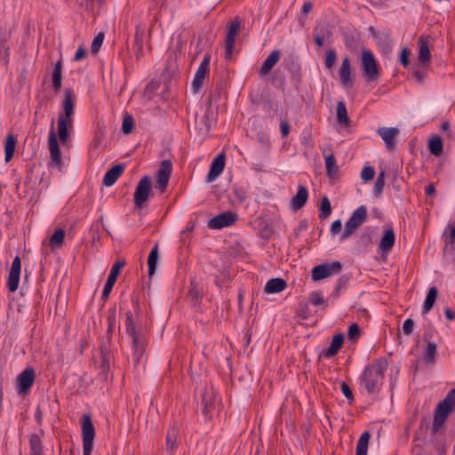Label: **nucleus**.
I'll list each match as a JSON object with an SVG mask.
<instances>
[{"label": "nucleus", "instance_id": "nucleus-1", "mask_svg": "<svg viewBox=\"0 0 455 455\" xmlns=\"http://www.w3.org/2000/svg\"><path fill=\"white\" fill-rule=\"evenodd\" d=\"M131 303L134 312L129 310L125 314V332L132 339V358L134 364H138L145 353V347L147 345V339L145 333L141 329H138L135 325L133 319L134 314L140 311L139 299L136 296L131 297Z\"/></svg>", "mask_w": 455, "mask_h": 455}, {"label": "nucleus", "instance_id": "nucleus-2", "mask_svg": "<svg viewBox=\"0 0 455 455\" xmlns=\"http://www.w3.org/2000/svg\"><path fill=\"white\" fill-rule=\"evenodd\" d=\"M387 369V361L384 358H378L364 368L360 379L361 385L368 394L372 395L379 391Z\"/></svg>", "mask_w": 455, "mask_h": 455}, {"label": "nucleus", "instance_id": "nucleus-3", "mask_svg": "<svg viewBox=\"0 0 455 455\" xmlns=\"http://www.w3.org/2000/svg\"><path fill=\"white\" fill-rule=\"evenodd\" d=\"M455 408V388L451 389L446 396L437 404L435 415L434 421L432 424V435L442 434L439 432L441 427L446 421L448 415L451 411H452Z\"/></svg>", "mask_w": 455, "mask_h": 455}, {"label": "nucleus", "instance_id": "nucleus-4", "mask_svg": "<svg viewBox=\"0 0 455 455\" xmlns=\"http://www.w3.org/2000/svg\"><path fill=\"white\" fill-rule=\"evenodd\" d=\"M361 67L363 72V76L368 82H374L379 78L380 68L371 50H363Z\"/></svg>", "mask_w": 455, "mask_h": 455}, {"label": "nucleus", "instance_id": "nucleus-5", "mask_svg": "<svg viewBox=\"0 0 455 455\" xmlns=\"http://www.w3.org/2000/svg\"><path fill=\"white\" fill-rule=\"evenodd\" d=\"M367 208L364 205L358 207L345 224V229L340 239L346 240L366 220Z\"/></svg>", "mask_w": 455, "mask_h": 455}, {"label": "nucleus", "instance_id": "nucleus-6", "mask_svg": "<svg viewBox=\"0 0 455 455\" xmlns=\"http://www.w3.org/2000/svg\"><path fill=\"white\" fill-rule=\"evenodd\" d=\"M83 455H91L95 438V428L91 416L84 414L82 421Z\"/></svg>", "mask_w": 455, "mask_h": 455}, {"label": "nucleus", "instance_id": "nucleus-7", "mask_svg": "<svg viewBox=\"0 0 455 455\" xmlns=\"http://www.w3.org/2000/svg\"><path fill=\"white\" fill-rule=\"evenodd\" d=\"M342 270V264L339 261H332L317 265L312 268L311 277L314 281L325 279Z\"/></svg>", "mask_w": 455, "mask_h": 455}, {"label": "nucleus", "instance_id": "nucleus-8", "mask_svg": "<svg viewBox=\"0 0 455 455\" xmlns=\"http://www.w3.org/2000/svg\"><path fill=\"white\" fill-rule=\"evenodd\" d=\"M152 181L148 175L143 176L139 181L134 192V204L138 208H141L148 201L151 193Z\"/></svg>", "mask_w": 455, "mask_h": 455}, {"label": "nucleus", "instance_id": "nucleus-9", "mask_svg": "<svg viewBox=\"0 0 455 455\" xmlns=\"http://www.w3.org/2000/svg\"><path fill=\"white\" fill-rule=\"evenodd\" d=\"M36 371L32 367L26 368L17 376V392L25 396L35 382Z\"/></svg>", "mask_w": 455, "mask_h": 455}, {"label": "nucleus", "instance_id": "nucleus-10", "mask_svg": "<svg viewBox=\"0 0 455 455\" xmlns=\"http://www.w3.org/2000/svg\"><path fill=\"white\" fill-rule=\"evenodd\" d=\"M114 360V354L111 350L110 347L106 342H101L100 344V372L99 375L104 380L108 379L109 371H110V364Z\"/></svg>", "mask_w": 455, "mask_h": 455}, {"label": "nucleus", "instance_id": "nucleus-11", "mask_svg": "<svg viewBox=\"0 0 455 455\" xmlns=\"http://www.w3.org/2000/svg\"><path fill=\"white\" fill-rule=\"evenodd\" d=\"M172 172V164L170 160L161 162L159 169L156 172V186L161 192H165Z\"/></svg>", "mask_w": 455, "mask_h": 455}, {"label": "nucleus", "instance_id": "nucleus-12", "mask_svg": "<svg viewBox=\"0 0 455 455\" xmlns=\"http://www.w3.org/2000/svg\"><path fill=\"white\" fill-rule=\"evenodd\" d=\"M49 150L51 161L60 169L62 166L61 152L59 146L57 136L54 132V119L51 123V131L49 133Z\"/></svg>", "mask_w": 455, "mask_h": 455}, {"label": "nucleus", "instance_id": "nucleus-13", "mask_svg": "<svg viewBox=\"0 0 455 455\" xmlns=\"http://www.w3.org/2000/svg\"><path fill=\"white\" fill-rule=\"evenodd\" d=\"M237 219V215L231 212H224L208 221V228L212 229H220L233 225Z\"/></svg>", "mask_w": 455, "mask_h": 455}, {"label": "nucleus", "instance_id": "nucleus-14", "mask_svg": "<svg viewBox=\"0 0 455 455\" xmlns=\"http://www.w3.org/2000/svg\"><path fill=\"white\" fill-rule=\"evenodd\" d=\"M125 260H117L111 267L107 282L104 285L101 299L106 301L116 282L121 268L125 265Z\"/></svg>", "mask_w": 455, "mask_h": 455}, {"label": "nucleus", "instance_id": "nucleus-15", "mask_svg": "<svg viewBox=\"0 0 455 455\" xmlns=\"http://www.w3.org/2000/svg\"><path fill=\"white\" fill-rule=\"evenodd\" d=\"M210 60L211 55L209 53H206L202 62L200 63L199 68H197L195 77L192 81V89L194 92H198L200 88L202 87L205 76L209 72Z\"/></svg>", "mask_w": 455, "mask_h": 455}, {"label": "nucleus", "instance_id": "nucleus-16", "mask_svg": "<svg viewBox=\"0 0 455 455\" xmlns=\"http://www.w3.org/2000/svg\"><path fill=\"white\" fill-rule=\"evenodd\" d=\"M241 28V20L235 17L229 24L226 36V57H230L234 49V44L237 33Z\"/></svg>", "mask_w": 455, "mask_h": 455}, {"label": "nucleus", "instance_id": "nucleus-17", "mask_svg": "<svg viewBox=\"0 0 455 455\" xmlns=\"http://www.w3.org/2000/svg\"><path fill=\"white\" fill-rule=\"evenodd\" d=\"M340 84L347 89H351L354 85V78L351 74V64L348 57H345L339 69Z\"/></svg>", "mask_w": 455, "mask_h": 455}, {"label": "nucleus", "instance_id": "nucleus-18", "mask_svg": "<svg viewBox=\"0 0 455 455\" xmlns=\"http://www.w3.org/2000/svg\"><path fill=\"white\" fill-rule=\"evenodd\" d=\"M75 100L73 91L69 88L64 91L63 110L64 112L59 116V118H64L66 121H73Z\"/></svg>", "mask_w": 455, "mask_h": 455}, {"label": "nucleus", "instance_id": "nucleus-19", "mask_svg": "<svg viewBox=\"0 0 455 455\" xmlns=\"http://www.w3.org/2000/svg\"><path fill=\"white\" fill-rule=\"evenodd\" d=\"M377 133L384 140L387 148L393 150L399 130L395 127H380L378 129Z\"/></svg>", "mask_w": 455, "mask_h": 455}, {"label": "nucleus", "instance_id": "nucleus-20", "mask_svg": "<svg viewBox=\"0 0 455 455\" xmlns=\"http://www.w3.org/2000/svg\"><path fill=\"white\" fill-rule=\"evenodd\" d=\"M226 156L224 153L217 156L211 164L210 171L207 174V182H212L224 170Z\"/></svg>", "mask_w": 455, "mask_h": 455}, {"label": "nucleus", "instance_id": "nucleus-21", "mask_svg": "<svg viewBox=\"0 0 455 455\" xmlns=\"http://www.w3.org/2000/svg\"><path fill=\"white\" fill-rule=\"evenodd\" d=\"M12 31L5 25H0V56L8 60L10 55V40Z\"/></svg>", "mask_w": 455, "mask_h": 455}, {"label": "nucleus", "instance_id": "nucleus-22", "mask_svg": "<svg viewBox=\"0 0 455 455\" xmlns=\"http://www.w3.org/2000/svg\"><path fill=\"white\" fill-rule=\"evenodd\" d=\"M202 411L205 419H212V412L215 409V403L213 400L212 392L208 390L207 388L204 389V394L202 395Z\"/></svg>", "mask_w": 455, "mask_h": 455}, {"label": "nucleus", "instance_id": "nucleus-23", "mask_svg": "<svg viewBox=\"0 0 455 455\" xmlns=\"http://www.w3.org/2000/svg\"><path fill=\"white\" fill-rule=\"evenodd\" d=\"M124 170V164H117L111 167L104 175L103 185L106 187L113 186L117 179L122 175Z\"/></svg>", "mask_w": 455, "mask_h": 455}, {"label": "nucleus", "instance_id": "nucleus-24", "mask_svg": "<svg viewBox=\"0 0 455 455\" xmlns=\"http://www.w3.org/2000/svg\"><path fill=\"white\" fill-rule=\"evenodd\" d=\"M281 58V52L279 50H274L267 56V58L262 63L259 69V76L261 77L266 76L273 68V67L278 62Z\"/></svg>", "mask_w": 455, "mask_h": 455}, {"label": "nucleus", "instance_id": "nucleus-25", "mask_svg": "<svg viewBox=\"0 0 455 455\" xmlns=\"http://www.w3.org/2000/svg\"><path fill=\"white\" fill-rule=\"evenodd\" d=\"M73 127V121H66L64 118H58V136L62 145L70 141L69 129Z\"/></svg>", "mask_w": 455, "mask_h": 455}, {"label": "nucleus", "instance_id": "nucleus-26", "mask_svg": "<svg viewBox=\"0 0 455 455\" xmlns=\"http://www.w3.org/2000/svg\"><path fill=\"white\" fill-rule=\"evenodd\" d=\"M211 116L212 112L210 110L205 111L204 114L201 116H198L197 115L196 116V128L198 130L199 133H209L212 127Z\"/></svg>", "mask_w": 455, "mask_h": 455}, {"label": "nucleus", "instance_id": "nucleus-27", "mask_svg": "<svg viewBox=\"0 0 455 455\" xmlns=\"http://www.w3.org/2000/svg\"><path fill=\"white\" fill-rule=\"evenodd\" d=\"M344 339L345 337L342 333L334 335L330 347L326 349H323L322 354L328 358L337 355L343 345Z\"/></svg>", "mask_w": 455, "mask_h": 455}, {"label": "nucleus", "instance_id": "nucleus-28", "mask_svg": "<svg viewBox=\"0 0 455 455\" xmlns=\"http://www.w3.org/2000/svg\"><path fill=\"white\" fill-rule=\"evenodd\" d=\"M395 235L393 228L386 229L379 244L380 251L384 253L389 252L395 244Z\"/></svg>", "mask_w": 455, "mask_h": 455}, {"label": "nucleus", "instance_id": "nucleus-29", "mask_svg": "<svg viewBox=\"0 0 455 455\" xmlns=\"http://www.w3.org/2000/svg\"><path fill=\"white\" fill-rule=\"evenodd\" d=\"M308 192L305 186L299 185L297 194L291 199V207L297 211L301 209L307 203Z\"/></svg>", "mask_w": 455, "mask_h": 455}, {"label": "nucleus", "instance_id": "nucleus-30", "mask_svg": "<svg viewBox=\"0 0 455 455\" xmlns=\"http://www.w3.org/2000/svg\"><path fill=\"white\" fill-rule=\"evenodd\" d=\"M17 145V138L12 133H8L4 139V161L8 163L13 157Z\"/></svg>", "mask_w": 455, "mask_h": 455}, {"label": "nucleus", "instance_id": "nucleus-31", "mask_svg": "<svg viewBox=\"0 0 455 455\" xmlns=\"http://www.w3.org/2000/svg\"><path fill=\"white\" fill-rule=\"evenodd\" d=\"M286 287L287 283L284 279L272 278L267 282L264 291L266 293H277L283 291Z\"/></svg>", "mask_w": 455, "mask_h": 455}, {"label": "nucleus", "instance_id": "nucleus-32", "mask_svg": "<svg viewBox=\"0 0 455 455\" xmlns=\"http://www.w3.org/2000/svg\"><path fill=\"white\" fill-rule=\"evenodd\" d=\"M419 61L421 64H428L431 60V53L429 50V45L427 40L420 36L419 39Z\"/></svg>", "mask_w": 455, "mask_h": 455}, {"label": "nucleus", "instance_id": "nucleus-33", "mask_svg": "<svg viewBox=\"0 0 455 455\" xmlns=\"http://www.w3.org/2000/svg\"><path fill=\"white\" fill-rule=\"evenodd\" d=\"M61 73H62V60L60 58L54 65V68L52 71V88L55 92H59L61 88V85H62Z\"/></svg>", "mask_w": 455, "mask_h": 455}, {"label": "nucleus", "instance_id": "nucleus-34", "mask_svg": "<svg viewBox=\"0 0 455 455\" xmlns=\"http://www.w3.org/2000/svg\"><path fill=\"white\" fill-rule=\"evenodd\" d=\"M438 295V290L436 287L433 286L429 288L427 297L425 299L423 308H422V314L426 315L434 307L436 298Z\"/></svg>", "mask_w": 455, "mask_h": 455}, {"label": "nucleus", "instance_id": "nucleus-35", "mask_svg": "<svg viewBox=\"0 0 455 455\" xmlns=\"http://www.w3.org/2000/svg\"><path fill=\"white\" fill-rule=\"evenodd\" d=\"M158 259H159V251H158V243H156L155 244V246L151 249L148 258V275L150 277L156 272Z\"/></svg>", "mask_w": 455, "mask_h": 455}, {"label": "nucleus", "instance_id": "nucleus-36", "mask_svg": "<svg viewBox=\"0 0 455 455\" xmlns=\"http://www.w3.org/2000/svg\"><path fill=\"white\" fill-rule=\"evenodd\" d=\"M30 455H43V443L37 434L29 435Z\"/></svg>", "mask_w": 455, "mask_h": 455}, {"label": "nucleus", "instance_id": "nucleus-37", "mask_svg": "<svg viewBox=\"0 0 455 455\" xmlns=\"http://www.w3.org/2000/svg\"><path fill=\"white\" fill-rule=\"evenodd\" d=\"M372 36L377 41V44L379 47H381L383 50L390 51L391 38H390L389 32H385V33L374 32L372 34Z\"/></svg>", "mask_w": 455, "mask_h": 455}, {"label": "nucleus", "instance_id": "nucleus-38", "mask_svg": "<svg viewBox=\"0 0 455 455\" xmlns=\"http://www.w3.org/2000/svg\"><path fill=\"white\" fill-rule=\"evenodd\" d=\"M443 140L438 135H434L428 141V149L435 156H439L443 153Z\"/></svg>", "mask_w": 455, "mask_h": 455}, {"label": "nucleus", "instance_id": "nucleus-39", "mask_svg": "<svg viewBox=\"0 0 455 455\" xmlns=\"http://www.w3.org/2000/svg\"><path fill=\"white\" fill-rule=\"evenodd\" d=\"M337 121L339 124L349 126L351 120L348 117L346 104L344 101H339L337 104Z\"/></svg>", "mask_w": 455, "mask_h": 455}, {"label": "nucleus", "instance_id": "nucleus-40", "mask_svg": "<svg viewBox=\"0 0 455 455\" xmlns=\"http://www.w3.org/2000/svg\"><path fill=\"white\" fill-rule=\"evenodd\" d=\"M325 151L326 150H324L323 154L325 157L326 174L327 176L333 178L337 174L339 168L336 164V160L333 154L331 153L330 155L326 156Z\"/></svg>", "mask_w": 455, "mask_h": 455}, {"label": "nucleus", "instance_id": "nucleus-41", "mask_svg": "<svg viewBox=\"0 0 455 455\" xmlns=\"http://www.w3.org/2000/svg\"><path fill=\"white\" fill-rule=\"evenodd\" d=\"M370 437L371 435L368 431H365L362 434L357 442L355 455H367Z\"/></svg>", "mask_w": 455, "mask_h": 455}, {"label": "nucleus", "instance_id": "nucleus-42", "mask_svg": "<svg viewBox=\"0 0 455 455\" xmlns=\"http://www.w3.org/2000/svg\"><path fill=\"white\" fill-rule=\"evenodd\" d=\"M65 238V230L61 228L55 230L50 239V246L52 250L61 247Z\"/></svg>", "mask_w": 455, "mask_h": 455}, {"label": "nucleus", "instance_id": "nucleus-43", "mask_svg": "<svg viewBox=\"0 0 455 455\" xmlns=\"http://www.w3.org/2000/svg\"><path fill=\"white\" fill-rule=\"evenodd\" d=\"M432 443L434 447L435 448L438 455H445L446 453V448H445V442H444V435L443 434H438L432 435Z\"/></svg>", "mask_w": 455, "mask_h": 455}, {"label": "nucleus", "instance_id": "nucleus-44", "mask_svg": "<svg viewBox=\"0 0 455 455\" xmlns=\"http://www.w3.org/2000/svg\"><path fill=\"white\" fill-rule=\"evenodd\" d=\"M178 434L179 430L175 427H172L166 435V446L170 451L177 448Z\"/></svg>", "mask_w": 455, "mask_h": 455}, {"label": "nucleus", "instance_id": "nucleus-45", "mask_svg": "<svg viewBox=\"0 0 455 455\" xmlns=\"http://www.w3.org/2000/svg\"><path fill=\"white\" fill-rule=\"evenodd\" d=\"M20 273L9 272L6 286L11 292L18 290Z\"/></svg>", "mask_w": 455, "mask_h": 455}, {"label": "nucleus", "instance_id": "nucleus-46", "mask_svg": "<svg viewBox=\"0 0 455 455\" xmlns=\"http://www.w3.org/2000/svg\"><path fill=\"white\" fill-rule=\"evenodd\" d=\"M134 128V119L132 115L126 113L123 118L122 132L124 134H129Z\"/></svg>", "mask_w": 455, "mask_h": 455}, {"label": "nucleus", "instance_id": "nucleus-47", "mask_svg": "<svg viewBox=\"0 0 455 455\" xmlns=\"http://www.w3.org/2000/svg\"><path fill=\"white\" fill-rule=\"evenodd\" d=\"M331 213V206L328 197L324 196L322 199L320 205L319 218L322 220L326 219Z\"/></svg>", "mask_w": 455, "mask_h": 455}, {"label": "nucleus", "instance_id": "nucleus-48", "mask_svg": "<svg viewBox=\"0 0 455 455\" xmlns=\"http://www.w3.org/2000/svg\"><path fill=\"white\" fill-rule=\"evenodd\" d=\"M437 345L434 342H427V347L425 352V361L432 363L435 360Z\"/></svg>", "mask_w": 455, "mask_h": 455}, {"label": "nucleus", "instance_id": "nucleus-49", "mask_svg": "<svg viewBox=\"0 0 455 455\" xmlns=\"http://www.w3.org/2000/svg\"><path fill=\"white\" fill-rule=\"evenodd\" d=\"M350 278L351 276L348 274H344L339 277L335 286V291L333 294L336 298L339 296V291L347 286V284L350 281Z\"/></svg>", "mask_w": 455, "mask_h": 455}, {"label": "nucleus", "instance_id": "nucleus-50", "mask_svg": "<svg viewBox=\"0 0 455 455\" xmlns=\"http://www.w3.org/2000/svg\"><path fill=\"white\" fill-rule=\"evenodd\" d=\"M427 65L422 64L421 67H418L413 69L412 76L416 79L419 84H422L427 76Z\"/></svg>", "mask_w": 455, "mask_h": 455}, {"label": "nucleus", "instance_id": "nucleus-51", "mask_svg": "<svg viewBox=\"0 0 455 455\" xmlns=\"http://www.w3.org/2000/svg\"><path fill=\"white\" fill-rule=\"evenodd\" d=\"M385 176H386L385 172L381 171L377 177V180H376L375 185H374V194L376 196H380L383 191V188L385 185Z\"/></svg>", "mask_w": 455, "mask_h": 455}, {"label": "nucleus", "instance_id": "nucleus-52", "mask_svg": "<svg viewBox=\"0 0 455 455\" xmlns=\"http://www.w3.org/2000/svg\"><path fill=\"white\" fill-rule=\"evenodd\" d=\"M361 335V329L358 323H352L347 331V337L350 340L356 341Z\"/></svg>", "mask_w": 455, "mask_h": 455}, {"label": "nucleus", "instance_id": "nucleus-53", "mask_svg": "<svg viewBox=\"0 0 455 455\" xmlns=\"http://www.w3.org/2000/svg\"><path fill=\"white\" fill-rule=\"evenodd\" d=\"M104 40V33L100 32L92 40V45H91V52L92 53H97L100 50V48L102 45Z\"/></svg>", "mask_w": 455, "mask_h": 455}, {"label": "nucleus", "instance_id": "nucleus-54", "mask_svg": "<svg viewBox=\"0 0 455 455\" xmlns=\"http://www.w3.org/2000/svg\"><path fill=\"white\" fill-rule=\"evenodd\" d=\"M375 170L372 166H364L361 172V179L364 181L371 180L374 178Z\"/></svg>", "mask_w": 455, "mask_h": 455}, {"label": "nucleus", "instance_id": "nucleus-55", "mask_svg": "<svg viewBox=\"0 0 455 455\" xmlns=\"http://www.w3.org/2000/svg\"><path fill=\"white\" fill-rule=\"evenodd\" d=\"M436 333V330L435 329L433 323H429L425 328L423 340L426 342H431V339L434 338Z\"/></svg>", "mask_w": 455, "mask_h": 455}, {"label": "nucleus", "instance_id": "nucleus-56", "mask_svg": "<svg viewBox=\"0 0 455 455\" xmlns=\"http://www.w3.org/2000/svg\"><path fill=\"white\" fill-rule=\"evenodd\" d=\"M336 59H337V54L334 50L327 51L325 61H324L326 68H328V69L331 68L336 61Z\"/></svg>", "mask_w": 455, "mask_h": 455}, {"label": "nucleus", "instance_id": "nucleus-57", "mask_svg": "<svg viewBox=\"0 0 455 455\" xmlns=\"http://www.w3.org/2000/svg\"><path fill=\"white\" fill-rule=\"evenodd\" d=\"M340 389L343 395L348 400V403H351L354 401L355 397L349 386L345 381H342L340 384Z\"/></svg>", "mask_w": 455, "mask_h": 455}, {"label": "nucleus", "instance_id": "nucleus-58", "mask_svg": "<svg viewBox=\"0 0 455 455\" xmlns=\"http://www.w3.org/2000/svg\"><path fill=\"white\" fill-rule=\"evenodd\" d=\"M310 299H311V302L315 305V306H318V305H323L324 307H327L328 304L326 303L325 299L323 298V296L317 292V291H315V292H312L311 295H310Z\"/></svg>", "mask_w": 455, "mask_h": 455}, {"label": "nucleus", "instance_id": "nucleus-59", "mask_svg": "<svg viewBox=\"0 0 455 455\" xmlns=\"http://www.w3.org/2000/svg\"><path fill=\"white\" fill-rule=\"evenodd\" d=\"M188 295L196 300L203 298V291L195 284L193 281L191 282V289L188 291Z\"/></svg>", "mask_w": 455, "mask_h": 455}, {"label": "nucleus", "instance_id": "nucleus-60", "mask_svg": "<svg viewBox=\"0 0 455 455\" xmlns=\"http://www.w3.org/2000/svg\"><path fill=\"white\" fill-rule=\"evenodd\" d=\"M134 43H135V45L137 46V48H139V51H142L143 31L140 28L139 26H136Z\"/></svg>", "mask_w": 455, "mask_h": 455}, {"label": "nucleus", "instance_id": "nucleus-61", "mask_svg": "<svg viewBox=\"0 0 455 455\" xmlns=\"http://www.w3.org/2000/svg\"><path fill=\"white\" fill-rule=\"evenodd\" d=\"M411 52L407 47H403L402 49L401 54H400V62L403 67H407L409 65V56Z\"/></svg>", "mask_w": 455, "mask_h": 455}, {"label": "nucleus", "instance_id": "nucleus-62", "mask_svg": "<svg viewBox=\"0 0 455 455\" xmlns=\"http://www.w3.org/2000/svg\"><path fill=\"white\" fill-rule=\"evenodd\" d=\"M107 322L108 325H110V328H114L116 323V307H112L108 309Z\"/></svg>", "mask_w": 455, "mask_h": 455}, {"label": "nucleus", "instance_id": "nucleus-63", "mask_svg": "<svg viewBox=\"0 0 455 455\" xmlns=\"http://www.w3.org/2000/svg\"><path fill=\"white\" fill-rule=\"evenodd\" d=\"M298 315L301 318V319H307L308 316H309V308H308V305L307 303H301L300 304V307L298 311Z\"/></svg>", "mask_w": 455, "mask_h": 455}, {"label": "nucleus", "instance_id": "nucleus-64", "mask_svg": "<svg viewBox=\"0 0 455 455\" xmlns=\"http://www.w3.org/2000/svg\"><path fill=\"white\" fill-rule=\"evenodd\" d=\"M272 84L279 88L284 91V85H285V79L283 76H278L276 74L272 78Z\"/></svg>", "mask_w": 455, "mask_h": 455}]
</instances>
